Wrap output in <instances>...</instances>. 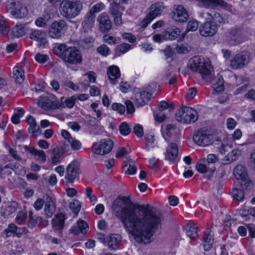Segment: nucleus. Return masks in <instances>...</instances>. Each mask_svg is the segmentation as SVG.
Returning a JSON list of instances; mask_svg holds the SVG:
<instances>
[{"label": "nucleus", "instance_id": "52", "mask_svg": "<svg viewBox=\"0 0 255 255\" xmlns=\"http://www.w3.org/2000/svg\"><path fill=\"white\" fill-rule=\"evenodd\" d=\"M17 227L13 223L10 224L8 228L4 230V233L6 237H9L12 233H15L17 231Z\"/></svg>", "mask_w": 255, "mask_h": 255}, {"label": "nucleus", "instance_id": "19", "mask_svg": "<svg viewBox=\"0 0 255 255\" xmlns=\"http://www.w3.org/2000/svg\"><path fill=\"white\" fill-rule=\"evenodd\" d=\"M217 31V24H214L208 20L199 27L200 34L203 37L212 36L216 34Z\"/></svg>", "mask_w": 255, "mask_h": 255}, {"label": "nucleus", "instance_id": "3", "mask_svg": "<svg viewBox=\"0 0 255 255\" xmlns=\"http://www.w3.org/2000/svg\"><path fill=\"white\" fill-rule=\"evenodd\" d=\"M188 67L193 71L199 73L202 79L208 82L211 81L213 68L208 59L199 56H194L188 62Z\"/></svg>", "mask_w": 255, "mask_h": 255}, {"label": "nucleus", "instance_id": "48", "mask_svg": "<svg viewBox=\"0 0 255 255\" xmlns=\"http://www.w3.org/2000/svg\"><path fill=\"white\" fill-rule=\"evenodd\" d=\"M97 52L103 56H107L110 54V48L105 44L99 46L97 48Z\"/></svg>", "mask_w": 255, "mask_h": 255}, {"label": "nucleus", "instance_id": "53", "mask_svg": "<svg viewBox=\"0 0 255 255\" xmlns=\"http://www.w3.org/2000/svg\"><path fill=\"white\" fill-rule=\"evenodd\" d=\"M199 27L198 22L195 20L189 21L187 26L186 31H195Z\"/></svg>", "mask_w": 255, "mask_h": 255}, {"label": "nucleus", "instance_id": "25", "mask_svg": "<svg viewBox=\"0 0 255 255\" xmlns=\"http://www.w3.org/2000/svg\"><path fill=\"white\" fill-rule=\"evenodd\" d=\"M18 206V204L15 201L6 203L1 207L0 215L3 218H6L14 213L17 209Z\"/></svg>", "mask_w": 255, "mask_h": 255}, {"label": "nucleus", "instance_id": "49", "mask_svg": "<svg viewBox=\"0 0 255 255\" xmlns=\"http://www.w3.org/2000/svg\"><path fill=\"white\" fill-rule=\"evenodd\" d=\"M68 142L70 144L71 148L73 150H77L80 149L81 147L82 144L80 141L73 137L70 138Z\"/></svg>", "mask_w": 255, "mask_h": 255}, {"label": "nucleus", "instance_id": "40", "mask_svg": "<svg viewBox=\"0 0 255 255\" xmlns=\"http://www.w3.org/2000/svg\"><path fill=\"white\" fill-rule=\"evenodd\" d=\"M132 48L130 45L128 43H122L118 45L116 49V54L120 56L122 54H124L129 50Z\"/></svg>", "mask_w": 255, "mask_h": 255}, {"label": "nucleus", "instance_id": "44", "mask_svg": "<svg viewBox=\"0 0 255 255\" xmlns=\"http://www.w3.org/2000/svg\"><path fill=\"white\" fill-rule=\"evenodd\" d=\"M213 88L217 92H221L224 90L223 79L222 77L218 78L216 82L213 84Z\"/></svg>", "mask_w": 255, "mask_h": 255}, {"label": "nucleus", "instance_id": "63", "mask_svg": "<svg viewBox=\"0 0 255 255\" xmlns=\"http://www.w3.org/2000/svg\"><path fill=\"white\" fill-rule=\"evenodd\" d=\"M47 20L43 17H38L35 21V24L40 27H45L47 25Z\"/></svg>", "mask_w": 255, "mask_h": 255}, {"label": "nucleus", "instance_id": "41", "mask_svg": "<svg viewBox=\"0 0 255 255\" xmlns=\"http://www.w3.org/2000/svg\"><path fill=\"white\" fill-rule=\"evenodd\" d=\"M205 160L209 163L208 166L209 169H216L215 163L218 162V158L217 156L214 154H209L207 155Z\"/></svg>", "mask_w": 255, "mask_h": 255}, {"label": "nucleus", "instance_id": "30", "mask_svg": "<svg viewBox=\"0 0 255 255\" xmlns=\"http://www.w3.org/2000/svg\"><path fill=\"white\" fill-rule=\"evenodd\" d=\"M202 16L205 17L207 20L212 21L214 24H221L223 22V18L219 13L216 12H204L202 14Z\"/></svg>", "mask_w": 255, "mask_h": 255}, {"label": "nucleus", "instance_id": "58", "mask_svg": "<svg viewBox=\"0 0 255 255\" xmlns=\"http://www.w3.org/2000/svg\"><path fill=\"white\" fill-rule=\"evenodd\" d=\"M8 27L6 26L3 17L0 16V33L5 34L8 31Z\"/></svg>", "mask_w": 255, "mask_h": 255}, {"label": "nucleus", "instance_id": "54", "mask_svg": "<svg viewBox=\"0 0 255 255\" xmlns=\"http://www.w3.org/2000/svg\"><path fill=\"white\" fill-rule=\"evenodd\" d=\"M35 59L37 62L44 64L49 59V57L47 55L38 53L35 56Z\"/></svg>", "mask_w": 255, "mask_h": 255}, {"label": "nucleus", "instance_id": "56", "mask_svg": "<svg viewBox=\"0 0 255 255\" xmlns=\"http://www.w3.org/2000/svg\"><path fill=\"white\" fill-rule=\"evenodd\" d=\"M12 32L16 37H20L24 33V28L22 27L16 25L12 29Z\"/></svg>", "mask_w": 255, "mask_h": 255}, {"label": "nucleus", "instance_id": "2", "mask_svg": "<svg viewBox=\"0 0 255 255\" xmlns=\"http://www.w3.org/2000/svg\"><path fill=\"white\" fill-rule=\"evenodd\" d=\"M53 52L67 64L78 65L82 63L81 51L76 46H68L65 43H56L53 48Z\"/></svg>", "mask_w": 255, "mask_h": 255}, {"label": "nucleus", "instance_id": "45", "mask_svg": "<svg viewBox=\"0 0 255 255\" xmlns=\"http://www.w3.org/2000/svg\"><path fill=\"white\" fill-rule=\"evenodd\" d=\"M105 8V4L102 2H99L93 5L90 11V13L92 15H94L95 13L101 11L102 10Z\"/></svg>", "mask_w": 255, "mask_h": 255}, {"label": "nucleus", "instance_id": "39", "mask_svg": "<svg viewBox=\"0 0 255 255\" xmlns=\"http://www.w3.org/2000/svg\"><path fill=\"white\" fill-rule=\"evenodd\" d=\"M76 97L75 96H73L68 98H65L64 97L61 98L60 103H62L64 107H67L68 108H72L75 103Z\"/></svg>", "mask_w": 255, "mask_h": 255}, {"label": "nucleus", "instance_id": "18", "mask_svg": "<svg viewBox=\"0 0 255 255\" xmlns=\"http://www.w3.org/2000/svg\"><path fill=\"white\" fill-rule=\"evenodd\" d=\"M152 91L148 88L146 90H140L135 93L134 102L136 106L140 107L145 105L150 99Z\"/></svg>", "mask_w": 255, "mask_h": 255}, {"label": "nucleus", "instance_id": "12", "mask_svg": "<svg viewBox=\"0 0 255 255\" xmlns=\"http://www.w3.org/2000/svg\"><path fill=\"white\" fill-rule=\"evenodd\" d=\"M113 145V141L110 138L102 139L99 142L93 144L92 151L95 154H106L111 151Z\"/></svg>", "mask_w": 255, "mask_h": 255}, {"label": "nucleus", "instance_id": "14", "mask_svg": "<svg viewBox=\"0 0 255 255\" xmlns=\"http://www.w3.org/2000/svg\"><path fill=\"white\" fill-rule=\"evenodd\" d=\"M249 62V56L243 53L235 55L230 61V66L234 69H239L243 68Z\"/></svg>", "mask_w": 255, "mask_h": 255}, {"label": "nucleus", "instance_id": "27", "mask_svg": "<svg viewBox=\"0 0 255 255\" xmlns=\"http://www.w3.org/2000/svg\"><path fill=\"white\" fill-rule=\"evenodd\" d=\"M88 229L89 226L85 221L79 220L71 227L70 231L75 235H79L80 233L85 235Z\"/></svg>", "mask_w": 255, "mask_h": 255}, {"label": "nucleus", "instance_id": "15", "mask_svg": "<svg viewBox=\"0 0 255 255\" xmlns=\"http://www.w3.org/2000/svg\"><path fill=\"white\" fill-rule=\"evenodd\" d=\"M79 164L75 160L72 161L67 167L65 176L67 183H73L79 175Z\"/></svg>", "mask_w": 255, "mask_h": 255}, {"label": "nucleus", "instance_id": "24", "mask_svg": "<svg viewBox=\"0 0 255 255\" xmlns=\"http://www.w3.org/2000/svg\"><path fill=\"white\" fill-rule=\"evenodd\" d=\"M189 15L187 10L182 5H178L173 11V18L178 22H186Z\"/></svg>", "mask_w": 255, "mask_h": 255}, {"label": "nucleus", "instance_id": "23", "mask_svg": "<svg viewBox=\"0 0 255 255\" xmlns=\"http://www.w3.org/2000/svg\"><path fill=\"white\" fill-rule=\"evenodd\" d=\"M46 33L41 30H32L29 34V38L39 43L40 45L44 46L47 43Z\"/></svg>", "mask_w": 255, "mask_h": 255}, {"label": "nucleus", "instance_id": "17", "mask_svg": "<svg viewBox=\"0 0 255 255\" xmlns=\"http://www.w3.org/2000/svg\"><path fill=\"white\" fill-rule=\"evenodd\" d=\"M207 8H215L219 7L229 11H232V6L223 0H198Z\"/></svg>", "mask_w": 255, "mask_h": 255}, {"label": "nucleus", "instance_id": "1", "mask_svg": "<svg viewBox=\"0 0 255 255\" xmlns=\"http://www.w3.org/2000/svg\"><path fill=\"white\" fill-rule=\"evenodd\" d=\"M112 208L124 228L138 243L148 245L153 242L152 237L161 226L163 216L149 204L136 208L126 197H119L113 203Z\"/></svg>", "mask_w": 255, "mask_h": 255}, {"label": "nucleus", "instance_id": "20", "mask_svg": "<svg viewBox=\"0 0 255 255\" xmlns=\"http://www.w3.org/2000/svg\"><path fill=\"white\" fill-rule=\"evenodd\" d=\"M10 7V13L16 18H22L27 13L26 7L23 6L19 2L11 3Z\"/></svg>", "mask_w": 255, "mask_h": 255}, {"label": "nucleus", "instance_id": "13", "mask_svg": "<svg viewBox=\"0 0 255 255\" xmlns=\"http://www.w3.org/2000/svg\"><path fill=\"white\" fill-rule=\"evenodd\" d=\"M165 154V159L171 163L177 162L180 159L178 154V147L174 142L170 143L166 147Z\"/></svg>", "mask_w": 255, "mask_h": 255}, {"label": "nucleus", "instance_id": "55", "mask_svg": "<svg viewBox=\"0 0 255 255\" xmlns=\"http://www.w3.org/2000/svg\"><path fill=\"white\" fill-rule=\"evenodd\" d=\"M149 166L152 169H156L160 166V160L154 157L149 159Z\"/></svg>", "mask_w": 255, "mask_h": 255}, {"label": "nucleus", "instance_id": "50", "mask_svg": "<svg viewBox=\"0 0 255 255\" xmlns=\"http://www.w3.org/2000/svg\"><path fill=\"white\" fill-rule=\"evenodd\" d=\"M94 15L90 13L89 15H86L83 22L84 26L87 25L88 27L92 26L94 22Z\"/></svg>", "mask_w": 255, "mask_h": 255}, {"label": "nucleus", "instance_id": "43", "mask_svg": "<svg viewBox=\"0 0 255 255\" xmlns=\"http://www.w3.org/2000/svg\"><path fill=\"white\" fill-rule=\"evenodd\" d=\"M232 194L234 199L238 201H242L244 199V193L241 189L235 188L232 190Z\"/></svg>", "mask_w": 255, "mask_h": 255}, {"label": "nucleus", "instance_id": "61", "mask_svg": "<svg viewBox=\"0 0 255 255\" xmlns=\"http://www.w3.org/2000/svg\"><path fill=\"white\" fill-rule=\"evenodd\" d=\"M176 126L172 125H167L165 128V133L168 136H171L175 132Z\"/></svg>", "mask_w": 255, "mask_h": 255}, {"label": "nucleus", "instance_id": "62", "mask_svg": "<svg viewBox=\"0 0 255 255\" xmlns=\"http://www.w3.org/2000/svg\"><path fill=\"white\" fill-rule=\"evenodd\" d=\"M251 207L245 206L239 210V213L242 217H246L248 216L249 215H251Z\"/></svg>", "mask_w": 255, "mask_h": 255}, {"label": "nucleus", "instance_id": "46", "mask_svg": "<svg viewBox=\"0 0 255 255\" xmlns=\"http://www.w3.org/2000/svg\"><path fill=\"white\" fill-rule=\"evenodd\" d=\"M26 218L27 213L25 211H19L15 218V222L18 224H23L25 222Z\"/></svg>", "mask_w": 255, "mask_h": 255}, {"label": "nucleus", "instance_id": "4", "mask_svg": "<svg viewBox=\"0 0 255 255\" xmlns=\"http://www.w3.org/2000/svg\"><path fill=\"white\" fill-rule=\"evenodd\" d=\"M83 9L82 2L78 0H63L59 6L60 14L68 19H72L79 15Z\"/></svg>", "mask_w": 255, "mask_h": 255}, {"label": "nucleus", "instance_id": "35", "mask_svg": "<svg viewBox=\"0 0 255 255\" xmlns=\"http://www.w3.org/2000/svg\"><path fill=\"white\" fill-rule=\"evenodd\" d=\"M24 148L25 151L29 152L34 156H38V159L42 162L46 160V154L43 150H39L34 147H29L27 145L24 146Z\"/></svg>", "mask_w": 255, "mask_h": 255}, {"label": "nucleus", "instance_id": "22", "mask_svg": "<svg viewBox=\"0 0 255 255\" xmlns=\"http://www.w3.org/2000/svg\"><path fill=\"white\" fill-rule=\"evenodd\" d=\"M99 29L102 32H108L112 27V23L108 14L105 12L100 14L98 18Z\"/></svg>", "mask_w": 255, "mask_h": 255}, {"label": "nucleus", "instance_id": "51", "mask_svg": "<svg viewBox=\"0 0 255 255\" xmlns=\"http://www.w3.org/2000/svg\"><path fill=\"white\" fill-rule=\"evenodd\" d=\"M112 108L113 110L117 111L120 114H123L125 112V107L121 104L114 103L112 105Z\"/></svg>", "mask_w": 255, "mask_h": 255}, {"label": "nucleus", "instance_id": "6", "mask_svg": "<svg viewBox=\"0 0 255 255\" xmlns=\"http://www.w3.org/2000/svg\"><path fill=\"white\" fill-rule=\"evenodd\" d=\"M177 121L186 124L194 123L197 121L198 116L196 110L188 107L179 109L175 115Z\"/></svg>", "mask_w": 255, "mask_h": 255}, {"label": "nucleus", "instance_id": "59", "mask_svg": "<svg viewBox=\"0 0 255 255\" xmlns=\"http://www.w3.org/2000/svg\"><path fill=\"white\" fill-rule=\"evenodd\" d=\"M45 205V199L38 198L33 204V207L36 211L40 210Z\"/></svg>", "mask_w": 255, "mask_h": 255}, {"label": "nucleus", "instance_id": "37", "mask_svg": "<svg viewBox=\"0 0 255 255\" xmlns=\"http://www.w3.org/2000/svg\"><path fill=\"white\" fill-rule=\"evenodd\" d=\"M120 3H112L110 6L109 13L112 16L120 15L122 11L125 10V7Z\"/></svg>", "mask_w": 255, "mask_h": 255}, {"label": "nucleus", "instance_id": "5", "mask_svg": "<svg viewBox=\"0 0 255 255\" xmlns=\"http://www.w3.org/2000/svg\"><path fill=\"white\" fill-rule=\"evenodd\" d=\"M233 174L237 180L241 181V186L243 189H251L253 187V183L249 178L248 170L245 166L242 164L236 165L234 168Z\"/></svg>", "mask_w": 255, "mask_h": 255}, {"label": "nucleus", "instance_id": "38", "mask_svg": "<svg viewBox=\"0 0 255 255\" xmlns=\"http://www.w3.org/2000/svg\"><path fill=\"white\" fill-rule=\"evenodd\" d=\"M186 234L191 239H195L198 236V228L194 223L187 224L186 229Z\"/></svg>", "mask_w": 255, "mask_h": 255}, {"label": "nucleus", "instance_id": "29", "mask_svg": "<svg viewBox=\"0 0 255 255\" xmlns=\"http://www.w3.org/2000/svg\"><path fill=\"white\" fill-rule=\"evenodd\" d=\"M26 121L29 127L28 130L30 132L33 136H36L39 132V127L37 125L35 119L31 116L29 115L27 117Z\"/></svg>", "mask_w": 255, "mask_h": 255}, {"label": "nucleus", "instance_id": "11", "mask_svg": "<svg viewBox=\"0 0 255 255\" xmlns=\"http://www.w3.org/2000/svg\"><path fill=\"white\" fill-rule=\"evenodd\" d=\"M193 139L197 145L206 146L212 143L213 135L209 131L201 129L194 134Z\"/></svg>", "mask_w": 255, "mask_h": 255}, {"label": "nucleus", "instance_id": "60", "mask_svg": "<svg viewBox=\"0 0 255 255\" xmlns=\"http://www.w3.org/2000/svg\"><path fill=\"white\" fill-rule=\"evenodd\" d=\"M133 131L138 137H141L143 135V128L139 124H136L134 127Z\"/></svg>", "mask_w": 255, "mask_h": 255}, {"label": "nucleus", "instance_id": "32", "mask_svg": "<svg viewBox=\"0 0 255 255\" xmlns=\"http://www.w3.org/2000/svg\"><path fill=\"white\" fill-rule=\"evenodd\" d=\"M241 154V150L238 148L234 149L231 152H229L224 159H223L224 164H227L236 160Z\"/></svg>", "mask_w": 255, "mask_h": 255}, {"label": "nucleus", "instance_id": "21", "mask_svg": "<svg viewBox=\"0 0 255 255\" xmlns=\"http://www.w3.org/2000/svg\"><path fill=\"white\" fill-rule=\"evenodd\" d=\"M208 163L205 160V158L199 159L196 165V168L198 172L201 174H207V178L210 179L213 175L216 169H209V166Z\"/></svg>", "mask_w": 255, "mask_h": 255}, {"label": "nucleus", "instance_id": "33", "mask_svg": "<svg viewBox=\"0 0 255 255\" xmlns=\"http://www.w3.org/2000/svg\"><path fill=\"white\" fill-rule=\"evenodd\" d=\"M64 151L62 148H55L52 150L51 160L53 164H57L63 159Z\"/></svg>", "mask_w": 255, "mask_h": 255}, {"label": "nucleus", "instance_id": "28", "mask_svg": "<svg viewBox=\"0 0 255 255\" xmlns=\"http://www.w3.org/2000/svg\"><path fill=\"white\" fill-rule=\"evenodd\" d=\"M107 73L110 83L112 85H116L117 83L118 79L121 76L119 67L115 65L111 66L108 68Z\"/></svg>", "mask_w": 255, "mask_h": 255}, {"label": "nucleus", "instance_id": "47", "mask_svg": "<svg viewBox=\"0 0 255 255\" xmlns=\"http://www.w3.org/2000/svg\"><path fill=\"white\" fill-rule=\"evenodd\" d=\"M119 130L120 133L125 136L129 134L131 131V129L129 125L126 122H123L121 124Z\"/></svg>", "mask_w": 255, "mask_h": 255}, {"label": "nucleus", "instance_id": "26", "mask_svg": "<svg viewBox=\"0 0 255 255\" xmlns=\"http://www.w3.org/2000/svg\"><path fill=\"white\" fill-rule=\"evenodd\" d=\"M43 198L45 199L44 214L47 218H50L55 211L56 205L50 196L44 195Z\"/></svg>", "mask_w": 255, "mask_h": 255}, {"label": "nucleus", "instance_id": "7", "mask_svg": "<svg viewBox=\"0 0 255 255\" xmlns=\"http://www.w3.org/2000/svg\"><path fill=\"white\" fill-rule=\"evenodd\" d=\"M252 34V31H244L236 28L229 30L226 33V40L231 45H235L246 41Z\"/></svg>", "mask_w": 255, "mask_h": 255}, {"label": "nucleus", "instance_id": "42", "mask_svg": "<svg viewBox=\"0 0 255 255\" xmlns=\"http://www.w3.org/2000/svg\"><path fill=\"white\" fill-rule=\"evenodd\" d=\"M29 221L28 222V227L30 228H33L37 224L40 223L42 220L41 217H37L36 218L34 219L33 217V213L32 211L29 212Z\"/></svg>", "mask_w": 255, "mask_h": 255}, {"label": "nucleus", "instance_id": "10", "mask_svg": "<svg viewBox=\"0 0 255 255\" xmlns=\"http://www.w3.org/2000/svg\"><path fill=\"white\" fill-rule=\"evenodd\" d=\"M38 106L44 110H54L63 108L64 106L57 100L55 96L40 97L38 101Z\"/></svg>", "mask_w": 255, "mask_h": 255}, {"label": "nucleus", "instance_id": "9", "mask_svg": "<svg viewBox=\"0 0 255 255\" xmlns=\"http://www.w3.org/2000/svg\"><path fill=\"white\" fill-rule=\"evenodd\" d=\"M164 9V6L162 2H157L152 4L142 21V27H146L155 18L161 14Z\"/></svg>", "mask_w": 255, "mask_h": 255}, {"label": "nucleus", "instance_id": "57", "mask_svg": "<svg viewBox=\"0 0 255 255\" xmlns=\"http://www.w3.org/2000/svg\"><path fill=\"white\" fill-rule=\"evenodd\" d=\"M122 36L123 39L128 40L131 43H134L136 40V37L130 33H124Z\"/></svg>", "mask_w": 255, "mask_h": 255}, {"label": "nucleus", "instance_id": "8", "mask_svg": "<svg viewBox=\"0 0 255 255\" xmlns=\"http://www.w3.org/2000/svg\"><path fill=\"white\" fill-rule=\"evenodd\" d=\"M67 28V24L64 20H56L49 26L48 33L51 38L59 39L64 34Z\"/></svg>", "mask_w": 255, "mask_h": 255}, {"label": "nucleus", "instance_id": "31", "mask_svg": "<svg viewBox=\"0 0 255 255\" xmlns=\"http://www.w3.org/2000/svg\"><path fill=\"white\" fill-rule=\"evenodd\" d=\"M121 236L119 234L111 235L108 240V246L111 250H116L121 241Z\"/></svg>", "mask_w": 255, "mask_h": 255}, {"label": "nucleus", "instance_id": "64", "mask_svg": "<svg viewBox=\"0 0 255 255\" xmlns=\"http://www.w3.org/2000/svg\"><path fill=\"white\" fill-rule=\"evenodd\" d=\"M70 207L73 212L75 214H77L81 209V206L79 205L78 201H75L71 203Z\"/></svg>", "mask_w": 255, "mask_h": 255}, {"label": "nucleus", "instance_id": "16", "mask_svg": "<svg viewBox=\"0 0 255 255\" xmlns=\"http://www.w3.org/2000/svg\"><path fill=\"white\" fill-rule=\"evenodd\" d=\"M66 217L62 213L55 215L51 221L52 228L53 231L61 236L62 231L65 227Z\"/></svg>", "mask_w": 255, "mask_h": 255}, {"label": "nucleus", "instance_id": "36", "mask_svg": "<svg viewBox=\"0 0 255 255\" xmlns=\"http://www.w3.org/2000/svg\"><path fill=\"white\" fill-rule=\"evenodd\" d=\"M214 242L213 236L211 233V232L207 230L205 232L203 237V246L204 250L206 251H209Z\"/></svg>", "mask_w": 255, "mask_h": 255}, {"label": "nucleus", "instance_id": "34", "mask_svg": "<svg viewBox=\"0 0 255 255\" xmlns=\"http://www.w3.org/2000/svg\"><path fill=\"white\" fill-rule=\"evenodd\" d=\"M13 76L16 83L21 84L25 78L23 68L20 66H15L13 69Z\"/></svg>", "mask_w": 255, "mask_h": 255}]
</instances>
